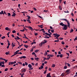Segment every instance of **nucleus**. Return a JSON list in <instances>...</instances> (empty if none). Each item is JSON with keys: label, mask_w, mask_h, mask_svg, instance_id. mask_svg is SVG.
<instances>
[{"label": "nucleus", "mask_w": 77, "mask_h": 77, "mask_svg": "<svg viewBox=\"0 0 77 77\" xmlns=\"http://www.w3.org/2000/svg\"><path fill=\"white\" fill-rule=\"evenodd\" d=\"M59 2L60 3H62V0H59Z\"/></svg>", "instance_id": "40"}, {"label": "nucleus", "mask_w": 77, "mask_h": 77, "mask_svg": "<svg viewBox=\"0 0 77 77\" xmlns=\"http://www.w3.org/2000/svg\"><path fill=\"white\" fill-rule=\"evenodd\" d=\"M0 63L1 64V65H2V64H3V65H4V64H5V62L3 61L2 62H1Z\"/></svg>", "instance_id": "18"}, {"label": "nucleus", "mask_w": 77, "mask_h": 77, "mask_svg": "<svg viewBox=\"0 0 77 77\" xmlns=\"http://www.w3.org/2000/svg\"><path fill=\"white\" fill-rule=\"evenodd\" d=\"M12 62V64H15V63H16V61H14V62Z\"/></svg>", "instance_id": "26"}, {"label": "nucleus", "mask_w": 77, "mask_h": 77, "mask_svg": "<svg viewBox=\"0 0 77 77\" xmlns=\"http://www.w3.org/2000/svg\"><path fill=\"white\" fill-rule=\"evenodd\" d=\"M60 38V40H62V39H63V38Z\"/></svg>", "instance_id": "54"}, {"label": "nucleus", "mask_w": 77, "mask_h": 77, "mask_svg": "<svg viewBox=\"0 0 77 77\" xmlns=\"http://www.w3.org/2000/svg\"><path fill=\"white\" fill-rule=\"evenodd\" d=\"M7 42L8 43V45H11V44H10V43H9V42H10L9 41H8V39H7Z\"/></svg>", "instance_id": "11"}, {"label": "nucleus", "mask_w": 77, "mask_h": 77, "mask_svg": "<svg viewBox=\"0 0 77 77\" xmlns=\"http://www.w3.org/2000/svg\"><path fill=\"white\" fill-rule=\"evenodd\" d=\"M33 49L32 48L30 50V51L32 52L33 51Z\"/></svg>", "instance_id": "56"}, {"label": "nucleus", "mask_w": 77, "mask_h": 77, "mask_svg": "<svg viewBox=\"0 0 77 77\" xmlns=\"http://www.w3.org/2000/svg\"><path fill=\"white\" fill-rule=\"evenodd\" d=\"M59 36H60V35L57 34V38H59Z\"/></svg>", "instance_id": "31"}, {"label": "nucleus", "mask_w": 77, "mask_h": 77, "mask_svg": "<svg viewBox=\"0 0 77 77\" xmlns=\"http://www.w3.org/2000/svg\"><path fill=\"white\" fill-rule=\"evenodd\" d=\"M17 63H19V64H20V65H22V63H21V62H18Z\"/></svg>", "instance_id": "46"}, {"label": "nucleus", "mask_w": 77, "mask_h": 77, "mask_svg": "<svg viewBox=\"0 0 77 77\" xmlns=\"http://www.w3.org/2000/svg\"><path fill=\"white\" fill-rule=\"evenodd\" d=\"M60 56V57L62 58V56L63 55H62V54H61Z\"/></svg>", "instance_id": "42"}, {"label": "nucleus", "mask_w": 77, "mask_h": 77, "mask_svg": "<svg viewBox=\"0 0 77 77\" xmlns=\"http://www.w3.org/2000/svg\"><path fill=\"white\" fill-rule=\"evenodd\" d=\"M38 51H39V50H36L35 51V53H38Z\"/></svg>", "instance_id": "23"}, {"label": "nucleus", "mask_w": 77, "mask_h": 77, "mask_svg": "<svg viewBox=\"0 0 77 77\" xmlns=\"http://www.w3.org/2000/svg\"><path fill=\"white\" fill-rule=\"evenodd\" d=\"M56 65L55 64H53L52 67V68H54V67Z\"/></svg>", "instance_id": "27"}, {"label": "nucleus", "mask_w": 77, "mask_h": 77, "mask_svg": "<svg viewBox=\"0 0 77 77\" xmlns=\"http://www.w3.org/2000/svg\"><path fill=\"white\" fill-rule=\"evenodd\" d=\"M48 11L47 10H44L43 11V12H45V13H47V12Z\"/></svg>", "instance_id": "30"}, {"label": "nucleus", "mask_w": 77, "mask_h": 77, "mask_svg": "<svg viewBox=\"0 0 77 77\" xmlns=\"http://www.w3.org/2000/svg\"><path fill=\"white\" fill-rule=\"evenodd\" d=\"M22 58H23V59H26V57L25 56H22Z\"/></svg>", "instance_id": "39"}, {"label": "nucleus", "mask_w": 77, "mask_h": 77, "mask_svg": "<svg viewBox=\"0 0 77 77\" xmlns=\"http://www.w3.org/2000/svg\"><path fill=\"white\" fill-rule=\"evenodd\" d=\"M36 54H35V53L33 52L32 53V55H35Z\"/></svg>", "instance_id": "44"}, {"label": "nucleus", "mask_w": 77, "mask_h": 77, "mask_svg": "<svg viewBox=\"0 0 77 77\" xmlns=\"http://www.w3.org/2000/svg\"><path fill=\"white\" fill-rule=\"evenodd\" d=\"M43 68L44 66L42 65H41L40 67L38 68L39 69H43Z\"/></svg>", "instance_id": "4"}, {"label": "nucleus", "mask_w": 77, "mask_h": 77, "mask_svg": "<svg viewBox=\"0 0 77 77\" xmlns=\"http://www.w3.org/2000/svg\"><path fill=\"white\" fill-rule=\"evenodd\" d=\"M31 59L32 60H34V58H33V57H32L31 58Z\"/></svg>", "instance_id": "59"}, {"label": "nucleus", "mask_w": 77, "mask_h": 77, "mask_svg": "<svg viewBox=\"0 0 77 77\" xmlns=\"http://www.w3.org/2000/svg\"><path fill=\"white\" fill-rule=\"evenodd\" d=\"M61 76H62V77H63V76H64V74H63V73H62V74H61Z\"/></svg>", "instance_id": "51"}, {"label": "nucleus", "mask_w": 77, "mask_h": 77, "mask_svg": "<svg viewBox=\"0 0 77 77\" xmlns=\"http://www.w3.org/2000/svg\"><path fill=\"white\" fill-rule=\"evenodd\" d=\"M26 72V69H24L22 71V72Z\"/></svg>", "instance_id": "58"}, {"label": "nucleus", "mask_w": 77, "mask_h": 77, "mask_svg": "<svg viewBox=\"0 0 77 77\" xmlns=\"http://www.w3.org/2000/svg\"><path fill=\"white\" fill-rule=\"evenodd\" d=\"M25 65H28V63L27 62H25Z\"/></svg>", "instance_id": "43"}, {"label": "nucleus", "mask_w": 77, "mask_h": 77, "mask_svg": "<svg viewBox=\"0 0 77 77\" xmlns=\"http://www.w3.org/2000/svg\"><path fill=\"white\" fill-rule=\"evenodd\" d=\"M39 46L40 47H42V43L39 44Z\"/></svg>", "instance_id": "25"}, {"label": "nucleus", "mask_w": 77, "mask_h": 77, "mask_svg": "<svg viewBox=\"0 0 77 77\" xmlns=\"http://www.w3.org/2000/svg\"><path fill=\"white\" fill-rule=\"evenodd\" d=\"M12 33H16V31L15 30H14L12 31Z\"/></svg>", "instance_id": "37"}, {"label": "nucleus", "mask_w": 77, "mask_h": 77, "mask_svg": "<svg viewBox=\"0 0 77 77\" xmlns=\"http://www.w3.org/2000/svg\"><path fill=\"white\" fill-rule=\"evenodd\" d=\"M28 28H29V29L30 30H33V28H32V27L31 26H29L28 27Z\"/></svg>", "instance_id": "10"}, {"label": "nucleus", "mask_w": 77, "mask_h": 77, "mask_svg": "<svg viewBox=\"0 0 77 77\" xmlns=\"http://www.w3.org/2000/svg\"><path fill=\"white\" fill-rule=\"evenodd\" d=\"M66 63V64H67V66H68L69 67V66H71L70 65V64L68 63Z\"/></svg>", "instance_id": "21"}, {"label": "nucleus", "mask_w": 77, "mask_h": 77, "mask_svg": "<svg viewBox=\"0 0 77 77\" xmlns=\"http://www.w3.org/2000/svg\"><path fill=\"white\" fill-rule=\"evenodd\" d=\"M8 16H10V17H11V14H10V13H8Z\"/></svg>", "instance_id": "48"}, {"label": "nucleus", "mask_w": 77, "mask_h": 77, "mask_svg": "<svg viewBox=\"0 0 77 77\" xmlns=\"http://www.w3.org/2000/svg\"><path fill=\"white\" fill-rule=\"evenodd\" d=\"M66 54L67 55V56H69V53H66Z\"/></svg>", "instance_id": "61"}, {"label": "nucleus", "mask_w": 77, "mask_h": 77, "mask_svg": "<svg viewBox=\"0 0 77 77\" xmlns=\"http://www.w3.org/2000/svg\"><path fill=\"white\" fill-rule=\"evenodd\" d=\"M14 54L15 55H17V54H18V52H17L16 51L14 53Z\"/></svg>", "instance_id": "33"}, {"label": "nucleus", "mask_w": 77, "mask_h": 77, "mask_svg": "<svg viewBox=\"0 0 77 77\" xmlns=\"http://www.w3.org/2000/svg\"><path fill=\"white\" fill-rule=\"evenodd\" d=\"M68 29L67 27V25H64V26L63 27V30H66Z\"/></svg>", "instance_id": "2"}, {"label": "nucleus", "mask_w": 77, "mask_h": 77, "mask_svg": "<svg viewBox=\"0 0 77 77\" xmlns=\"http://www.w3.org/2000/svg\"><path fill=\"white\" fill-rule=\"evenodd\" d=\"M50 74H51L50 73L47 74L46 77H51V76L50 75Z\"/></svg>", "instance_id": "3"}, {"label": "nucleus", "mask_w": 77, "mask_h": 77, "mask_svg": "<svg viewBox=\"0 0 77 77\" xmlns=\"http://www.w3.org/2000/svg\"><path fill=\"white\" fill-rule=\"evenodd\" d=\"M53 35H54L55 38H56V37H57V33H54L53 34Z\"/></svg>", "instance_id": "14"}, {"label": "nucleus", "mask_w": 77, "mask_h": 77, "mask_svg": "<svg viewBox=\"0 0 77 77\" xmlns=\"http://www.w3.org/2000/svg\"><path fill=\"white\" fill-rule=\"evenodd\" d=\"M50 30L51 31V29H48V32L49 33H50L51 32H50Z\"/></svg>", "instance_id": "45"}, {"label": "nucleus", "mask_w": 77, "mask_h": 77, "mask_svg": "<svg viewBox=\"0 0 77 77\" xmlns=\"http://www.w3.org/2000/svg\"><path fill=\"white\" fill-rule=\"evenodd\" d=\"M67 68V66H65L64 67V69H66Z\"/></svg>", "instance_id": "41"}, {"label": "nucleus", "mask_w": 77, "mask_h": 77, "mask_svg": "<svg viewBox=\"0 0 77 77\" xmlns=\"http://www.w3.org/2000/svg\"><path fill=\"white\" fill-rule=\"evenodd\" d=\"M60 26H65V24L63 23L62 22L60 23Z\"/></svg>", "instance_id": "8"}, {"label": "nucleus", "mask_w": 77, "mask_h": 77, "mask_svg": "<svg viewBox=\"0 0 77 77\" xmlns=\"http://www.w3.org/2000/svg\"><path fill=\"white\" fill-rule=\"evenodd\" d=\"M44 41H45V42H44L45 44L47 42V40H44Z\"/></svg>", "instance_id": "49"}, {"label": "nucleus", "mask_w": 77, "mask_h": 77, "mask_svg": "<svg viewBox=\"0 0 77 77\" xmlns=\"http://www.w3.org/2000/svg\"><path fill=\"white\" fill-rule=\"evenodd\" d=\"M45 34H46V35H48V36H49V37L50 38V34L48 33L47 32H45Z\"/></svg>", "instance_id": "6"}, {"label": "nucleus", "mask_w": 77, "mask_h": 77, "mask_svg": "<svg viewBox=\"0 0 77 77\" xmlns=\"http://www.w3.org/2000/svg\"><path fill=\"white\" fill-rule=\"evenodd\" d=\"M74 30L73 29H72V28L71 29V30L70 31V33H72V32H73V31Z\"/></svg>", "instance_id": "16"}, {"label": "nucleus", "mask_w": 77, "mask_h": 77, "mask_svg": "<svg viewBox=\"0 0 77 77\" xmlns=\"http://www.w3.org/2000/svg\"><path fill=\"white\" fill-rule=\"evenodd\" d=\"M28 66L29 68H32V65L30 64H29L28 65Z\"/></svg>", "instance_id": "9"}, {"label": "nucleus", "mask_w": 77, "mask_h": 77, "mask_svg": "<svg viewBox=\"0 0 77 77\" xmlns=\"http://www.w3.org/2000/svg\"><path fill=\"white\" fill-rule=\"evenodd\" d=\"M25 31V30L24 29H23L22 30H20V32H24Z\"/></svg>", "instance_id": "32"}, {"label": "nucleus", "mask_w": 77, "mask_h": 77, "mask_svg": "<svg viewBox=\"0 0 77 77\" xmlns=\"http://www.w3.org/2000/svg\"><path fill=\"white\" fill-rule=\"evenodd\" d=\"M5 71H8V68H6L5 70Z\"/></svg>", "instance_id": "28"}, {"label": "nucleus", "mask_w": 77, "mask_h": 77, "mask_svg": "<svg viewBox=\"0 0 77 77\" xmlns=\"http://www.w3.org/2000/svg\"><path fill=\"white\" fill-rule=\"evenodd\" d=\"M38 33H35V36H36V35H38Z\"/></svg>", "instance_id": "62"}, {"label": "nucleus", "mask_w": 77, "mask_h": 77, "mask_svg": "<svg viewBox=\"0 0 77 77\" xmlns=\"http://www.w3.org/2000/svg\"><path fill=\"white\" fill-rule=\"evenodd\" d=\"M0 15H2V14L5 15V13L3 12V11H1V12H0Z\"/></svg>", "instance_id": "7"}, {"label": "nucleus", "mask_w": 77, "mask_h": 77, "mask_svg": "<svg viewBox=\"0 0 77 77\" xmlns=\"http://www.w3.org/2000/svg\"><path fill=\"white\" fill-rule=\"evenodd\" d=\"M24 47H25L26 48H28V45H24Z\"/></svg>", "instance_id": "22"}, {"label": "nucleus", "mask_w": 77, "mask_h": 77, "mask_svg": "<svg viewBox=\"0 0 77 77\" xmlns=\"http://www.w3.org/2000/svg\"><path fill=\"white\" fill-rule=\"evenodd\" d=\"M44 59H43V62H44V61H45V59H47V58H45V57H43Z\"/></svg>", "instance_id": "29"}, {"label": "nucleus", "mask_w": 77, "mask_h": 77, "mask_svg": "<svg viewBox=\"0 0 77 77\" xmlns=\"http://www.w3.org/2000/svg\"><path fill=\"white\" fill-rule=\"evenodd\" d=\"M16 37H14V38H15V39H17V40H18V39H21L20 38H19V37L17 36L16 37Z\"/></svg>", "instance_id": "5"}, {"label": "nucleus", "mask_w": 77, "mask_h": 77, "mask_svg": "<svg viewBox=\"0 0 77 77\" xmlns=\"http://www.w3.org/2000/svg\"><path fill=\"white\" fill-rule=\"evenodd\" d=\"M50 28L51 29H53V27H52L51 26H50Z\"/></svg>", "instance_id": "60"}, {"label": "nucleus", "mask_w": 77, "mask_h": 77, "mask_svg": "<svg viewBox=\"0 0 77 77\" xmlns=\"http://www.w3.org/2000/svg\"><path fill=\"white\" fill-rule=\"evenodd\" d=\"M9 54V53L8 52H6L5 53V54H6V55H8V54Z\"/></svg>", "instance_id": "53"}, {"label": "nucleus", "mask_w": 77, "mask_h": 77, "mask_svg": "<svg viewBox=\"0 0 77 77\" xmlns=\"http://www.w3.org/2000/svg\"><path fill=\"white\" fill-rule=\"evenodd\" d=\"M24 73H23L21 75V77H23L24 76Z\"/></svg>", "instance_id": "35"}, {"label": "nucleus", "mask_w": 77, "mask_h": 77, "mask_svg": "<svg viewBox=\"0 0 77 77\" xmlns=\"http://www.w3.org/2000/svg\"><path fill=\"white\" fill-rule=\"evenodd\" d=\"M23 44H22L21 45H20V46H19V47H18L17 48H21V47L22 46H23Z\"/></svg>", "instance_id": "20"}, {"label": "nucleus", "mask_w": 77, "mask_h": 77, "mask_svg": "<svg viewBox=\"0 0 77 77\" xmlns=\"http://www.w3.org/2000/svg\"><path fill=\"white\" fill-rule=\"evenodd\" d=\"M59 41V40H55L54 41V42H58Z\"/></svg>", "instance_id": "24"}, {"label": "nucleus", "mask_w": 77, "mask_h": 77, "mask_svg": "<svg viewBox=\"0 0 77 77\" xmlns=\"http://www.w3.org/2000/svg\"><path fill=\"white\" fill-rule=\"evenodd\" d=\"M61 20H63V21H66L67 23V26L69 27V28H70V23H69V21L67 20V19H61Z\"/></svg>", "instance_id": "1"}, {"label": "nucleus", "mask_w": 77, "mask_h": 77, "mask_svg": "<svg viewBox=\"0 0 77 77\" xmlns=\"http://www.w3.org/2000/svg\"><path fill=\"white\" fill-rule=\"evenodd\" d=\"M32 65L33 66H34V65H35V64H34V63H31Z\"/></svg>", "instance_id": "57"}, {"label": "nucleus", "mask_w": 77, "mask_h": 77, "mask_svg": "<svg viewBox=\"0 0 77 77\" xmlns=\"http://www.w3.org/2000/svg\"><path fill=\"white\" fill-rule=\"evenodd\" d=\"M12 63V62H9L8 63V65H13Z\"/></svg>", "instance_id": "17"}, {"label": "nucleus", "mask_w": 77, "mask_h": 77, "mask_svg": "<svg viewBox=\"0 0 77 77\" xmlns=\"http://www.w3.org/2000/svg\"><path fill=\"white\" fill-rule=\"evenodd\" d=\"M51 32L52 33H54V30H51Z\"/></svg>", "instance_id": "50"}, {"label": "nucleus", "mask_w": 77, "mask_h": 77, "mask_svg": "<svg viewBox=\"0 0 77 77\" xmlns=\"http://www.w3.org/2000/svg\"><path fill=\"white\" fill-rule=\"evenodd\" d=\"M1 66H2V67H5V65H2Z\"/></svg>", "instance_id": "55"}, {"label": "nucleus", "mask_w": 77, "mask_h": 77, "mask_svg": "<svg viewBox=\"0 0 77 77\" xmlns=\"http://www.w3.org/2000/svg\"><path fill=\"white\" fill-rule=\"evenodd\" d=\"M70 71V69H67L66 71V72H68Z\"/></svg>", "instance_id": "19"}, {"label": "nucleus", "mask_w": 77, "mask_h": 77, "mask_svg": "<svg viewBox=\"0 0 77 77\" xmlns=\"http://www.w3.org/2000/svg\"><path fill=\"white\" fill-rule=\"evenodd\" d=\"M39 59V58L38 57H35L34 58V59H35V60H37V61H38V59Z\"/></svg>", "instance_id": "15"}, {"label": "nucleus", "mask_w": 77, "mask_h": 77, "mask_svg": "<svg viewBox=\"0 0 77 77\" xmlns=\"http://www.w3.org/2000/svg\"><path fill=\"white\" fill-rule=\"evenodd\" d=\"M27 17H28V20H29V19L30 18V17L29 16H27Z\"/></svg>", "instance_id": "38"}, {"label": "nucleus", "mask_w": 77, "mask_h": 77, "mask_svg": "<svg viewBox=\"0 0 77 77\" xmlns=\"http://www.w3.org/2000/svg\"><path fill=\"white\" fill-rule=\"evenodd\" d=\"M46 72H47V70H46L44 72V74H46Z\"/></svg>", "instance_id": "47"}, {"label": "nucleus", "mask_w": 77, "mask_h": 77, "mask_svg": "<svg viewBox=\"0 0 77 77\" xmlns=\"http://www.w3.org/2000/svg\"><path fill=\"white\" fill-rule=\"evenodd\" d=\"M12 17H15V14H13L12 15Z\"/></svg>", "instance_id": "64"}, {"label": "nucleus", "mask_w": 77, "mask_h": 77, "mask_svg": "<svg viewBox=\"0 0 77 77\" xmlns=\"http://www.w3.org/2000/svg\"><path fill=\"white\" fill-rule=\"evenodd\" d=\"M62 44H63V45L65 44V42H62Z\"/></svg>", "instance_id": "52"}, {"label": "nucleus", "mask_w": 77, "mask_h": 77, "mask_svg": "<svg viewBox=\"0 0 77 77\" xmlns=\"http://www.w3.org/2000/svg\"><path fill=\"white\" fill-rule=\"evenodd\" d=\"M33 9H34V11H36V9L35 8H34Z\"/></svg>", "instance_id": "63"}, {"label": "nucleus", "mask_w": 77, "mask_h": 77, "mask_svg": "<svg viewBox=\"0 0 77 77\" xmlns=\"http://www.w3.org/2000/svg\"><path fill=\"white\" fill-rule=\"evenodd\" d=\"M59 9H60V11H62V8H61V6H60V5L59 6Z\"/></svg>", "instance_id": "13"}, {"label": "nucleus", "mask_w": 77, "mask_h": 77, "mask_svg": "<svg viewBox=\"0 0 77 77\" xmlns=\"http://www.w3.org/2000/svg\"><path fill=\"white\" fill-rule=\"evenodd\" d=\"M50 56L51 57H53L54 56V55H53V54H50Z\"/></svg>", "instance_id": "34"}, {"label": "nucleus", "mask_w": 77, "mask_h": 77, "mask_svg": "<svg viewBox=\"0 0 77 77\" xmlns=\"http://www.w3.org/2000/svg\"><path fill=\"white\" fill-rule=\"evenodd\" d=\"M1 38L2 39H5V36H3Z\"/></svg>", "instance_id": "36"}, {"label": "nucleus", "mask_w": 77, "mask_h": 77, "mask_svg": "<svg viewBox=\"0 0 77 77\" xmlns=\"http://www.w3.org/2000/svg\"><path fill=\"white\" fill-rule=\"evenodd\" d=\"M5 29L6 30H10V29L8 27H6L5 28Z\"/></svg>", "instance_id": "12"}]
</instances>
